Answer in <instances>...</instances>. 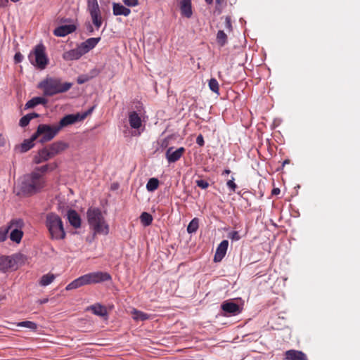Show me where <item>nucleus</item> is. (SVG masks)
<instances>
[{
  "label": "nucleus",
  "instance_id": "obj_1",
  "mask_svg": "<svg viewBox=\"0 0 360 360\" xmlns=\"http://www.w3.org/2000/svg\"><path fill=\"white\" fill-rule=\"evenodd\" d=\"M46 185L45 177L38 172H32L24 175L19 182L20 192L31 195L40 191Z\"/></svg>",
  "mask_w": 360,
  "mask_h": 360
},
{
  "label": "nucleus",
  "instance_id": "obj_2",
  "mask_svg": "<svg viewBox=\"0 0 360 360\" xmlns=\"http://www.w3.org/2000/svg\"><path fill=\"white\" fill-rule=\"evenodd\" d=\"M86 217L88 224L94 234H108L109 226L99 208L89 207L86 212Z\"/></svg>",
  "mask_w": 360,
  "mask_h": 360
},
{
  "label": "nucleus",
  "instance_id": "obj_3",
  "mask_svg": "<svg viewBox=\"0 0 360 360\" xmlns=\"http://www.w3.org/2000/svg\"><path fill=\"white\" fill-rule=\"evenodd\" d=\"M72 86V83H63L60 79L55 77H47L38 84V88L43 90L44 95L46 96L67 92Z\"/></svg>",
  "mask_w": 360,
  "mask_h": 360
},
{
  "label": "nucleus",
  "instance_id": "obj_4",
  "mask_svg": "<svg viewBox=\"0 0 360 360\" xmlns=\"http://www.w3.org/2000/svg\"><path fill=\"white\" fill-rule=\"evenodd\" d=\"M46 226L51 238L53 240H63L66 233L61 218L55 213H49L46 217Z\"/></svg>",
  "mask_w": 360,
  "mask_h": 360
},
{
  "label": "nucleus",
  "instance_id": "obj_5",
  "mask_svg": "<svg viewBox=\"0 0 360 360\" xmlns=\"http://www.w3.org/2000/svg\"><path fill=\"white\" fill-rule=\"evenodd\" d=\"M28 59L36 68L44 70L49 62L44 45L42 43L36 45L29 53Z\"/></svg>",
  "mask_w": 360,
  "mask_h": 360
},
{
  "label": "nucleus",
  "instance_id": "obj_6",
  "mask_svg": "<svg viewBox=\"0 0 360 360\" xmlns=\"http://www.w3.org/2000/svg\"><path fill=\"white\" fill-rule=\"evenodd\" d=\"M59 131L56 124L52 126L45 124H39L37 131L33 134V139L39 138V142L44 143L52 140Z\"/></svg>",
  "mask_w": 360,
  "mask_h": 360
},
{
  "label": "nucleus",
  "instance_id": "obj_7",
  "mask_svg": "<svg viewBox=\"0 0 360 360\" xmlns=\"http://www.w3.org/2000/svg\"><path fill=\"white\" fill-rule=\"evenodd\" d=\"M128 121L131 129L130 132L131 136H139L145 129L143 120L142 119L141 113L137 111H130L128 114Z\"/></svg>",
  "mask_w": 360,
  "mask_h": 360
},
{
  "label": "nucleus",
  "instance_id": "obj_8",
  "mask_svg": "<svg viewBox=\"0 0 360 360\" xmlns=\"http://www.w3.org/2000/svg\"><path fill=\"white\" fill-rule=\"evenodd\" d=\"M10 233V239L13 242L20 243L23 236L22 228L24 221L21 219H12L7 226Z\"/></svg>",
  "mask_w": 360,
  "mask_h": 360
},
{
  "label": "nucleus",
  "instance_id": "obj_9",
  "mask_svg": "<svg viewBox=\"0 0 360 360\" xmlns=\"http://www.w3.org/2000/svg\"><path fill=\"white\" fill-rule=\"evenodd\" d=\"M87 11H89L92 22L98 30L103 23L101 11L97 0H87Z\"/></svg>",
  "mask_w": 360,
  "mask_h": 360
},
{
  "label": "nucleus",
  "instance_id": "obj_10",
  "mask_svg": "<svg viewBox=\"0 0 360 360\" xmlns=\"http://www.w3.org/2000/svg\"><path fill=\"white\" fill-rule=\"evenodd\" d=\"M18 256H5L0 255V272L5 273L11 269L15 268Z\"/></svg>",
  "mask_w": 360,
  "mask_h": 360
},
{
  "label": "nucleus",
  "instance_id": "obj_11",
  "mask_svg": "<svg viewBox=\"0 0 360 360\" xmlns=\"http://www.w3.org/2000/svg\"><path fill=\"white\" fill-rule=\"evenodd\" d=\"M77 122H80V119L77 113L69 114L63 117L60 120L59 123L58 124H56V126L57 127L58 130L60 131L63 128L73 124Z\"/></svg>",
  "mask_w": 360,
  "mask_h": 360
},
{
  "label": "nucleus",
  "instance_id": "obj_12",
  "mask_svg": "<svg viewBox=\"0 0 360 360\" xmlns=\"http://www.w3.org/2000/svg\"><path fill=\"white\" fill-rule=\"evenodd\" d=\"M185 152V148L184 147H180L176 150H173V148H169L166 151V158L169 163H172L178 161L184 153Z\"/></svg>",
  "mask_w": 360,
  "mask_h": 360
},
{
  "label": "nucleus",
  "instance_id": "obj_13",
  "mask_svg": "<svg viewBox=\"0 0 360 360\" xmlns=\"http://www.w3.org/2000/svg\"><path fill=\"white\" fill-rule=\"evenodd\" d=\"M89 274L90 276L91 284L99 283L112 280L110 274L104 271H94L89 273Z\"/></svg>",
  "mask_w": 360,
  "mask_h": 360
},
{
  "label": "nucleus",
  "instance_id": "obj_14",
  "mask_svg": "<svg viewBox=\"0 0 360 360\" xmlns=\"http://www.w3.org/2000/svg\"><path fill=\"white\" fill-rule=\"evenodd\" d=\"M221 309L226 314L236 316L241 312L239 305L231 301H225L221 305Z\"/></svg>",
  "mask_w": 360,
  "mask_h": 360
},
{
  "label": "nucleus",
  "instance_id": "obj_15",
  "mask_svg": "<svg viewBox=\"0 0 360 360\" xmlns=\"http://www.w3.org/2000/svg\"><path fill=\"white\" fill-rule=\"evenodd\" d=\"M46 147L49 148V150L53 158L67 149L68 148V144L64 141H58L50 144Z\"/></svg>",
  "mask_w": 360,
  "mask_h": 360
},
{
  "label": "nucleus",
  "instance_id": "obj_16",
  "mask_svg": "<svg viewBox=\"0 0 360 360\" xmlns=\"http://www.w3.org/2000/svg\"><path fill=\"white\" fill-rule=\"evenodd\" d=\"M76 30V26L73 24L60 25L53 30V34L56 37H63L72 33Z\"/></svg>",
  "mask_w": 360,
  "mask_h": 360
},
{
  "label": "nucleus",
  "instance_id": "obj_17",
  "mask_svg": "<svg viewBox=\"0 0 360 360\" xmlns=\"http://www.w3.org/2000/svg\"><path fill=\"white\" fill-rule=\"evenodd\" d=\"M51 158H53V156L49 150V148L44 147L38 151L37 154L34 157L33 161L35 164H40Z\"/></svg>",
  "mask_w": 360,
  "mask_h": 360
},
{
  "label": "nucleus",
  "instance_id": "obj_18",
  "mask_svg": "<svg viewBox=\"0 0 360 360\" xmlns=\"http://www.w3.org/2000/svg\"><path fill=\"white\" fill-rule=\"evenodd\" d=\"M228 246L229 241L227 240H224L219 243L215 252L214 257V262H220L224 257L228 249Z\"/></svg>",
  "mask_w": 360,
  "mask_h": 360
},
{
  "label": "nucleus",
  "instance_id": "obj_19",
  "mask_svg": "<svg viewBox=\"0 0 360 360\" xmlns=\"http://www.w3.org/2000/svg\"><path fill=\"white\" fill-rule=\"evenodd\" d=\"M84 54L79 46L77 48L65 51L63 54L65 60H74L79 59Z\"/></svg>",
  "mask_w": 360,
  "mask_h": 360
},
{
  "label": "nucleus",
  "instance_id": "obj_20",
  "mask_svg": "<svg viewBox=\"0 0 360 360\" xmlns=\"http://www.w3.org/2000/svg\"><path fill=\"white\" fill-rule=\"evenodd\" d=\"M101 37H91L87 39L85 41L80 44L79 46L80 49L83 51L84 54H86L89 51L93 49L97 44L100 41Z\"/></svg>",
  "mask_w": 360,
  "mask_h": 360
},
{
  "label": "nucleus",
  "instance_id": "obj_21",
  "mask_svg": "<svg viewBox=\"0 0 360 360\" xmlns=\"http://www.w3.org/2000/svg\"><path fill=\"white\" fill-rule=\"evenodd\" d=\"M285 360H308L307 355L302 351L290 349L285 352Z\"/></svg>",
  "mask_w": 360,
  "mask_h": 360
},
{
  "label": "nucleus",
  "instance_id": "obj_22",
  "mask_svg": "<svg viewBox=\"0 0 360 360\" xmlns=\"http://www.w3.org/2000/svg\"><path fill=\"white\" fill-rule=\"evenodd\" d=\"M181 15L187 18L193 15L191 0H181L179 3Z\"/></svg>",
  "mask_w": 360,
  "mask_h": 360
},
{
  "label": "nucleus",
  "instance_id": "obj_23",
  "mask_svg": "<svg viewBox=\"0 0 360 360\" xmlns=\"http://www.w3.org/2000/svg\"><path fill=\"white\" fill-rule=\"evenodd\" d=\"M67 217L69 223L75 229L81 226V218L79 214L74 210H68Z\"/></svg>",
  "mask_w": 360,
  "mask_h": 360
},
{
  "label": "nucleus",
  "instance_id": "obj_24",
  "mask_svg": "<svg viewBox=\"0 0 360 360\" xmlns=\"http://www.w3.org/2000/svg\"><path fill=\"white\" fill-rule=\"evenodd\" d=\"M37 139H33V135L29 139H25L21 144L17 145L14 150L17 153H23L30 150L34 146L33 141Z\"/></svg>",
  "mask_w": 360,
  "mask_h": 360
},
{
  "label": "nucleus",
  "instance_id": "obj_25",
  "mask_svg": "<svg viewBox=\"0 0 360 360\" xmlns=\"http://www.w3.org/2000/svg\"><path fill=\"white\" fill-rule=\"evenodd\" d=\"M112 13L114 15L128 16L131 13V10L120 3H113Z\"/></svg>",
  "mask_w": 360,
  "mask_h": 360
},
{
  "label": "nucleus",
  "instance_id": "obj_26",
  "mask_svg": "<svg viewBox=\"0 0 360 360\" xmlns=\"http://www.w3.org/2000/svg\"><path fill=\"white\" fill-rule=\"evenodd\" d=\"M87 310H91L94 314L99 316L103 317L107 315V310L105 307L100 304L91 305L87 308Z\"/></svg>",
  "mask_w": 360,
  "mask_h": 360
},
{
  "label": "nucleus",
  "instance_id": "obj_27",
  "mask_svg": "<svg viewBox=\"0 0 360 360\" xmlns=\"http://www.w3.org/2000/svg\"><path fill=\"white\" fill-rule=\"evenodd\" d=\"M46 99L44 97H34L26 103L25 108V109L32 108L39 104H46Z\"/></svg>",
  "mask_w": 360,
  "mask_h": 360
},
{
  "label": "nucleus",
  "instance_id": "obj_28",
  "mask_svg": "<svg viewBox=\"0 0 360 360\" xmlns=\"http://www.w3.org/2000/svg\"><path fill=\"white\" fill-rule=\"evenodd\" d=\"M58 167V165L56 163H51V164H47L45 165H43L41 167H38L35 168L34 172H38L39 174L44 176V174L47 172L48 171H53L55 169H56Z\"/></svg>",
  "mask_w": 360,
  "mask_h": 360
},
{
  "label": "nucleus",
  "instance_id": "obj_29",
  "mask_svg": "<svg viewBox=\"0 0 360 360\" xmlns=\"http://www.w3.org/2000/svg\"><path fill=\"white\" fill-rule=\"evenodd\" d=\"M131 314L133 315V319L135 321H145L150 318V315L136 309H133Z\"/></svg>",
  "mask_w": 360,
  "mask_h": 360
},
{
  "label": "nucleus",
  "instance_id": "obj_30",
  "mask_svg": "<svg viewBox=\"0 0 360 360\" xmlns=\"http://www.w3.org/2000/svg\"><path fill=\"white\" fill-rule=\"evenodd\" d=\"M55 278V275L53 274H45L41 278L39 285L43 287L47 286L53 281Z\"/></svg>",
  "mask_w": 360,
  "mask_h": 360
},
{
  "label": "nucleus",
  "instance_id": "obj_31",
  "mask_svg": "<svg viewBox=\"0 0 360 360\" xmlns=\"http://www.w3.org/2000/svg\"><path fill=\"white\" fill-rule=\"evenodd\" d=\"M159 186V180L157 178H150L146 184V189L149 192L155 191Z\"/></svg>",
  "mask_w": 360,
  "mask_h": 360
},
{
  "label": "nucleus",
  "instance_id": "obj_32",
  "mask_svg": "<svg viewBox=\"0 0 360 360\" xmlns=\"http://www.w3.org/2000/svg\"><path fill=\"white\" fill-rule=\"evenodd\" d=\"M227 34L224 30H219L217 34V41L221 46H224L227 43Z\"/></svg>",
  "mask_w": 360,
  "mask_h": 360
},
{
  "label": "nucleus",
  "instance_id": "obj_33",
  "mask_svg": "<svg viewBox=\"0 0 360 360\" xmlns=\"http://www.w3.org/2000/svg\"><path fill=\"white\" fill-rule=\"evenodd\" d=\"M16 325L18 327L27 328L33 331H35L37 329V324L36 323H34L33 321H25L18 322L16 323Z\"/></svg>",
  "mask_w": 360,
  "mask_h": 360
},
{
  "label": "nucleus",
  "instance_id": "obj_34",
  "mask_svg": "<svg viewBox=\"0 0 360 360\" xmlns=\"http://www.w3.org/2000/svg\"><path fill=\"white\" fill-rule=\"evenodd\" d=\"M140 220L143 226H148L151 224L153 221V217L150 214L144 212L141 214Z\"/></svg>",
  "mask_w": 360,
  "mask_h": 360
},
{
  "label": "nucleus",
  "instance_id": "obj_35",
  "mask_svg": "<svg viewBox=\"0 0 360 360\" xmlns=\"http://www.w3.org/2000/svg\"><path fill=\"white\" fill-rule=\"evenodd\" d=\"M198 219L194 218L193 219L187 226V231L188 233H193L196 232L198 229Z\"/></svg>",
  "mask_w": 360,
  "mask_h": 360
},
{
  "label": "nucleus",
  "instance_id": "obj_36",
  "mask_svg": "<svg viewBox=\"0 0 360 360\" xmlns=\"http://www.w3.org/2000/svg\"><path fill=\"white\" fill-rule=\"evenodd\" d=\"M82 286V285L81 281H80L79 278H77L75 279L74 281H72L71 283H70L65 287V290H72L80 288Z\"/></svg>",
  "mask_w": 360,
  "mask_h": 360
},
{
  "label": "nucleus",
  "instance_id": "obj_37",
  "mask_svg": "<svg viewBox=\"0 0 360 360\" xmlns=\"http://www.w3.org/2000/svg\"><path fill=\"white\" fill-rule=\"evenodd\" d=\"M209 87L212 91L219 94V83L216 79L212 78L210 79Z\"/></svg>",
  "mask_w": 360,
  "mask_h": 360
},
{
  "label": "nucleus",
  "instance_id": "obj_38",
  "mask_svg": "<svg viewBox=\"0 0 360 360\" xmlns=\"http://www.w3.org/2000/svg\"><path fill=\"white\" fill-rule=\"evenodd\" d=\"M8 233V226L0 228V242H4L6 240Z\"/></svg>",
  "mask_w": 360,
  "mask_h": 360
},
{
  "label": "nucleus",
  "instance_id": "obj_39",
  "mask_svg": "<svg viewBox=\"0 0 360 360\" xmlns=\"http://www.w3.org/2000/svg\"><path fill=\"white\" fill-rule=\"evenodd\" d=\"M224 27L226 30L230 33L233 31V27L231 24V19L230 16L225 17Z\"/></svg>",
  "mask_w": 360,
  "mask_h": 360
},
{
  "label": "nucleus",
  "instance_id": "obj_40",
  "mask_svg": "<svg viewBox=\"0 0 360 360\" xmlns=\"http://www.w3.org/2000/svg\"><path fill=\"white\" fill-rule=\"evenodd\" d=\"M80 281H81V283H82V285H89V284H91V279H90V276H89V274H84L83 276H81L79 277Z\"/></svg>",
  "mask_w": 360,
  "mask_h": 360
},
{
  "label": "nucleus",
  "instance_id": "obj_41",
  "mask_svg": "<svg viewBox=\"0 0 360 360\" xmlns=\"http://www.w3.org/2000/svg\"><path fill=\"white\" fill-rule=\"evenodd\" d=\"M228 238L232 240L238 241L240 239L239 232L237 231H232L228 233Z\"/></svg>",
  "mask_w": 360,
  "mask_h": 360
},
{
  "label": "nucleus",
  "instance_id": "obj_42",
  "mask_svg": "<svg viewBox=\"0 0 360 360\" xmlns=\"http://www.w3.org/2000/svg\"><path fill=\"white\" fill-rule=\"evenodd\" d=\"M234 181H235V179L233 176H232L231 179L226 182L227 187L232 192H235L236 189L237 188V186L235 184Z\"/></svg>",
  "mask_w": 360,
  "mask_h": 360
},
{
  "label": "nucleus",
  "instance_id": "obj_43",
  "mask_svg": "<svg viewBox=\"0 0 360 360\" xmlns=\"http://www.w3.org/2000/svg\"><path fill=\"white\" fill-rule=\"evenodd\" d=\"M30 115H25L23 116L22 117L20 118V122H19V124L20 127H26L27 125H28V124L30 123Z\"/></svg>",
  "mask_w": 360,
  "mask_h": 360
},
{
  "label": "nucleus",
  "instance_id": "obj_44",
  "mask_svg": "<svg viewBox=\"0 0 360 360\" xmlns=\"http://www.w3.org/2000/svg\"><path fill=\"white\" fill-rule=\"evenodd\" d=\"M94 109V107H91L88 110L82 112V113H77L79 115V117L80 119V121L84 120L89 115H90Z\"/></svg>",
  "mask_w": 360,
  "mask_h": 360
},
{
  "label": "nucleus",
  "instance_id": "obj_45",
  "mask_svg": "<svg viewBox=\"0 0 360 360\" xmlns=\"http://www.w3.org/2000/svg\"><path fill=\"white\" fill-rule=\"evenodd\" d=\"M94 109V107H91L88 110L82 112V113H77L79 115V117L80 119V121L84 120L89 115H90Z\"/></svg>",
  "mask_w": 360,
  "mask_h": 360
},
{
  "label": "nucleus",
  "instance_id": "obj_46",
  "mask_svg": "<svg viewBox=\"0 0 360 360\" xmlns=\"http://www.w3.org/2000/svg\"><path fill=\"white\" fill-rule=\"evenodd\" d=\"M195 183L198 187H200L202 189H205L209 186V183L207 181L202 180V179L197 180L195 181Z\"/></svg>",
  "mask_w": 360,
  "mask_h": 360
},
{
  "label": "nucleus",
  "instance_id": "obj_47",
  "mask_svg": "<svg viewBox=\"0 0 360 360\" xmlns=\"http://www.w3.org/2000/svg\"><path fill=\"white\" fill-rule=\"evenodd\" d=\"M124 5L129 7H134L139 5V0H122Z\"/></svg>",
  "mask_w": 360,
  "mask_h": 360
},
{
  "label": "nucleus",
  "instance_id": "obj_48",
  "mask_svg": "<svg viewBox=\"0 0 360 360\" xmlns=\"http://www.w3.org/2000/svg\"><path fill=\"white\" fill-rule=\"evenodd\" d=\"M89 77L87 75H80L77 77V82L79 84H82L89 81Z\"/></svg>",
  "mask_w": 360,
  "mask_h": 360
},
{
  "label": "nucleus",
  "instance_id": "obj_49",
  "mask_svg": "<svg viewBox=\"0 0 360 360\" xmlns=\"http://www.w3.org/2000/svg\"><path fill=\"white\" fill-rule=\"evenodd\" d=\"M23 59V56L20 53L17 52L14 56V61L15 63H20Z\"/></svg>",
  "mask_w": 360,
  "mask_h": 360
},
{
  "label": "nucleus",
  "instance_id": "obj_50",
  "mask_svg": "<svg viewBox=\"0 0 360 360\" xmlns=\"http://www.w3.org/2000/svg\"><path fill=\"white\" fill-rule=\"evenodd\" d=\"M196 143L199 145L200 146H202L205 144L203 136L200 134L196 138Z\"/></svg>",
  "mask_w": 360,
  "mask_h": 360
},
{
  "label": "nucleus",
  "instance_id": "obj_51",
  "mask_svg": "<svg viewBox=\"0 0 360 360\" xmlns=\"http://www.w3.org/2000/svg\"><path fill=\"white\" fill-rule=\"evenodd\" d=\"M6 143V139L4 136L0 134V146H4Z\"/></svg>",
  "mask_w": 360,
  "mask_h": 360
},
{
  "label": "nucleus",
  "instance_id": "obj_52",
  "mask_svg": "<svg viewBox=\"0 0 360 360\" xmlns=\"http://www.w3.org/2000/svg\"><path fill=\"white\" fill-rule=\"evenodd\" d=\"M8 3V0H0V8L4 7Z\"/></svg>",
  "mask_w": 360,
  "mask_h": 360
},
{
  "label": "nucleus",
  "instance_id": "obj_53",
  "mask_svg": "<svg viewBox=\"0 0 360 360\" xmlns=\"http://www.w3.org/2000/svg\"><path fill=\"white\" fill-rule=\"evenodd\" d=\"M27 115H30V120L39 117V115L35 112L30 113V114H27Z\"/></svg>",
  "mask_w": 360,
  "mask_h": 360
},
{
  "label": "nucleus",
  "instance_id": "obj_54",
  "mask_svg": "<svg viewBox=\"0 0 360 360\" xmlns=\"http://www.w3.org/2000/svg\"><path fill=\"white\" fill-rule=\"evenodd\" d=\"M279 192H280L279 188H274L272 190V194H274V195L278 194Z\"/></svg>",
  "mask_w": 360,
  "mask_h": 360
},
{
  "label": "nucleus",
  "instance_id": "obj_55",
  "mask_svg": "<svg viewBox=\"0 0 360 360\" xmlns=\"http://www.w3.org/2000/svg\"><path fill=\"white\" fill-rule=\"evenodd\" d=\"M231 173V170L230 169H225L223 173H222V175H226V174H229Z\"/></svg>",
  "mask_w": 360,
  "mask_h": 360
},
{
  "label": "nucleus",
  "instance_id": "obj_56",
  "mask_svg": "<svg viewBox=\"0 0 360 360\" xmlns=\"http://www.w3.org/2000/svg\"><path fill=\"white\" fill-rule=\"evenodd\" d=\"M224 1V0H216V4L217 6H221V4Z\"/></svg>",
  "mask_w": 360,
  "mask_h": 360
},
{
  "label": "nucleus",
  "instance_id": "obj_57",
  "mask_svg": "<svg viewBox=\"0 0 360 360\" xmlns=\"http://www.w3.org/2000/svg\"><path fill=\"white\" fill-rule=\"evenodd\" d=\"M40 304H44V303H46L48 302V299L46 298V299H43V300H41L39 301Z\"/></svg>",
  "mask_w": 360,
  "mask_h": 360
},
{
  "label": "nucleus",
  "instance_id": "obj_58",
  "mask_svg": "<svg viewBox=\"0 0 360 360\" xmlns=\"http://www.w3.org/2000/svg\"><path fill=\"white\" fill-rule=\"evenodd\" d=\"M60 21L63 22H68L70 21V19H68V18L62 19Z\"/></svg>",
  "mask_w": 360,
  "mask_h": 360
},
{
  "label": "nucleus",
  "instance_id": "obj_59",
  "mask_svg": "<svg viewBox=\"0 0 360 360\" xmlns=\"http://www.w3.org/2000/svg\"><path fill=\"white\" fill-rule=\"evenodd\" d=\"M205 1L207 4H212L213 3V0H205Z\"/></svg>",
  "mask_w": 360,
  "mask_h": 360
},
{
  "label": "nucleus",
  "instance_id": "obj_60",
  "mask_svg": "<svg viewBox=\"0 0 360 360\" xmlns=\"http://www.w3.org/2000/svg\"><path fill=\"white\" fill-rule=\"evenodd\" d=\"M288 162H289V161H288V160H285V161L283 162V165L287 164V163H288Z\"/></svg>",
  "mask_w": 360,
  "mask_h": 360
},
{
  "label": "nucleus",
  "instance_id": "obj_61",
  "mask_svg": "<svg viewBox=\"0 0 360 360\" xmlns=\"http://www.w3.org/2000/svg\"><path fill=\"white\" fill-rule=\"evenodd\" d=\"M4 299V296H0V301L3 300Z\"/></svg>",
  "mask_w": 360,
  "mask_h": 360
},
{
  "label": "nucleus",
  "instance_id": "obj_62",
  "mask_svg": "<svg viewBox=\"0 0 360 360\" xmlns=\"http://www.w3.org/2000/svg\"><path fill=\"white\" fill-rule=\"evenodd\" d=\"M11 1H13V2H18V1H19L20 0H11Z\"/></svg>",
  "mask_w": 360,
  "mask_h": 360
},
{
  "label": "nucleus",
  "instance_id": "obj_63",
  "mask_svg": "<svg viewBox=\"0 0 360 360\" xmlns=\"http://www.w3.org/2000/svg\"><path fill=\"white\" fill-rule=\"evenodd\" d=\"M124 136H127V131H124Z\"/></svg>",
  "mask_w": 360,
  "mask_h": 360
}]
</instances>
